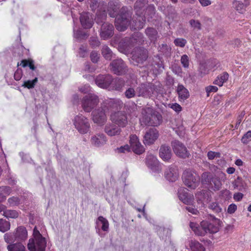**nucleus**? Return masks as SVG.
Here are the masks:
<instances>
[{
	"instance_id": "obj_1",
	"label": "nucleus",
	"mask_w": 251,
	"mask_h": 251,
	"mask_svg": "<svg viewBox=\"0 0 251 251\" xmlns=\"http://www.w3.org/2000/svg\"><path fill=\"white\" fill-rule=\"evenodd\" d=\"M142 114L140 121L142 125L157 126L161 123V115L154 111L151 107L144 108L142 112Z\"/></svg>"
},
{
	"instance_id": "obj_2",
	"label": "nucleus",
	"mask_w": 251,
	"mask_h": 251,
	"mask_svg": "<svg viewBox=\"0 0 251 251\" xmlns=\"http://www.w3.org/2000/svg\"><path fill=\"white\" fill-rule=\"evenodd\" d=\"M131 15L126 9V8L123 7L120 13L117 15L115 19V26L117 30L122 31L126 30L129 24V19Z\"/></svg>"
},
{
	"instance_id": "obj_3",
	"label": "nucleus",
	"mask_w": 251,
	"mask_h": 251,
	"mask_svg": "<svg viewBox=\"0 0 251 251\" xmlns=\"http://www.w3.org/2000/svg\"><path fill=\"white\" fill-rule=\"evenodd\" d=\"M27 238V231L23 226H19L13 233H6L4 235L5 241L7 243L17 241H24Z\"/></svg>"
},
{
	"instance_id": "obj_4",
	"label": "nucleus",
	"mask_w": 251,
	"mask_h": 251,
	"mask_svg": "<svg viewBox=\"0 0 251 251\" xmlns=\"http://www.w3.org/2000/svg\"><path fill=\"white\" fill-rule=\"evenodd\" d=\"M182 179L185 185L191 189H195L198 185L200 177L196 172L187 170L183 173Z\"/></svg>"
},
{
	"instance_id": "obj_5",
	"label": "nucleus",
	"mask_w": 251,
	"mask_h": 251,
	"mask_svg": "<svg viewBox=\"0 0 251 251\" xmlns=\"http://www.w3.org/2000/svg\"><path fill=\"white\" fill-rule=\"evenodd\" d=\"M73 122L75 128L80 134H86L89 131L90 124L89 120L82 115L76 116Z\"/></svg>"
},
{
	"instance_id": "obj_6",
	"label": "nucleus",
	"mask_w": 251,
	"mask_h": 251,
	"mask_svg": "<svg viewBox=\"0 0 251 251\" xmlns=\"http://www.w3.org/2000/svg\"><path fill=\"white\" fill-rule=\"evenodd\" d=\"M110 120L113 124L121 128L126 127L128 123L127 115L125 111H123L112 113L110 116Z\"/></svg>"
},
{
	"instance_id": "obj_7",
	"label": "nucleus",
	"mask_w": 251,
	"mask_h": 251,
	"mask_svg": "<svg viewBox=\"0 0 251 251\" xmlns=\"http://www.w3.org/2000/svg\"><path fill=\"white\" fill-rule=\"evenodd\" d=\"M99 0H89V3L92 10H95L98 7L99 10L97 13V16L95 19L98 24L103 22L106 18V13L105 10V6L103 3H98Z\"/></svg>"
},
{
	"instance_id": "obj_8",
	"label": "nucleus",
	"mask_w": 251,
	"mask_h": 251,
	"mask_svg": "<svg viewBox=\"0 0 251 251\" xmlns=\"http://www.w3.org/2000/svg\"><path fill=\"white\" fill-rule=\"evenodd\" d=\"M155 90V86L152 83H142L137 87V96L150 98L152 96Z\"/></svg>"
},
{
	"instance_id": "obj_9",
	"label": "nucleus",
	"mask_w": 251,
	"mask_h": 251,
	"mask_svg": "<svg viewBox=\"0 0 251 251\" xmlns=\"http://www.w3.org/2000/svg\"><path fill=\"white\" fill-rule=\"evenodd\" d=\"M98 103V96L93 94H89L83 98L82 101V106L85 112H90Z\"/></svg>"
},
{
	"instance_id": "obj_10",
	"label": "nucleus",
	"mask_w": 251,
	"mask_h": 251,
	"mask_svg": "<svg viewBox=\"0 0 251 251\" xmlns=\"http://www.w3.org/2000/svg\"><path fill=\"white\" fill-rule=\"evenodd\" d=\"M46 244L45 238L29 239L27 246L29 251H45Z\"/></svg>"
},
{
	"instance_id": "obj_11",
	"label": "nucleus",
	"mask_w": 251,
	"mask_h": 251,
	"mask_svg": "<svg viewBox=\"0 0 251 251\" xmlns=\"http://www.w3.org/2000/svg\"><path fill=\"white\" fill-rule=\"evenodd\" d=\"M220 226V221L216 219L212 221L208 222L207 221H203L201 222V226L205 230L206 233H214L217 232L219 230Z\"/></svg>"
},
{
	"instance_id": "obj_12",
	"label": "nucleus",
	"mask_w": 251,
	"mask_h": 251,
	"mask_svg": "<svg viewBox=\"0 0 251 251\" xmlns=\"http://www.w3.org/2000/svg\"><path fill=\"white\" fill-rule=\"evenodd\" d=\"M164 177L170 182H175L179 177L177 168L173 165L168 166L164 171Z\"/></svg>"
},
{
	"instance_id": "obj_13",
	"label": "nucleus",
	"mask_w": 251,
	"mask_h": 251,
	"mask_svg": "<svg viewBox=\"0 0 251 251\" xmlns=\"http://www.w3.org/2000/svg\"><path fill=\"white\" fill-rule=\"evenodd\" d=\"M172 146L175 153L179 157L185 158L188 156V152L185 146L180 142L175 140L172 142Z\"/></svg>"
},
{
	"instance_id": "obj_14",
	"label": "nucleus",
	"mask_w": 251,
	"mask_h": 251,
	"mask_svg": "<svg viewBox=\"0 0 251 251\" xmlns=\"http://www.w3.org/2000/svg\"><path fill=\"white\" fill-rule=\"evenodd\" d=\"M159 136L158 131L155 128H151L147 130L144 136V143L150 145L154 143Z\"/></svg>"
},
{
	"instance_id": "obj_15",
	"label": "nucleus",
	"mask_w": 251,
	"mask_h": 251,
	"mask_svg": "<svg viewBox=\"0 0 251 251\" xmlns=\"http://www.w3.org/2000/svg\"><path fill=\"white\" fill-rule=\"evenodd\" d=\"M105 110L99 108L94 110L92 112V120L95 123L99 125L104 124L106 121V116Z\"/></svg>"
},
{
	"instance_id": "obj_16",
	"label": "nucleus",
	"mask_w": 251,
	"mask_h": 251,
	"mask_svg": "<svg viewBox=\"0 0 251 251\" xmlns=\"http://www.w3.org/2000/svg\"><path fill=\"white\" fill-rule=\"evenodd\" d=\"M146 164L154 172H159L161 171V167L157 157L151 154H149L146 157Z\"/></svg>"
},
{
	"instance_id": "obj_17",
	"label": "nucleus",
	"mask_w": 251,
	"mask_h": 251,
	"mask_svg": "<svg viewBox=\"0 0 251 251\" xmlns=\"http://www.w3.org/2000/svg\"><path fill=\"white\" fill-rule=\"evenodd\" d=\"M178 197L181 201L187 205L192 204L194 200L193 195L188 194L187 190L182 187L178 190Z\"/></svg>"
},
{
	"instance_id": "obj_18",
	"label": "nucleus",
	"mask_w": 251,
	"mask_h": 251,
	"mask_svg": "<svg viewBox=\"0 0 251 251\" xmlns=\"http://www.w3.org/2000/svg\"><path fill=\"white\" fill-rule=\"evenodd\" d=\"M129 142L132 151L135 153L140 154L144 152L145 149L140 143L139 139L136 135H130Z\"/></svg>"
},
{
	"instance_id": "obj_19",
	"label": "nucleus",
	"mask_w": 251,
	"mask_h": 251,
	"mask_svg": "<svg viewBox=\"0 0 251 251\" xmlns=\"http://www.w3.org/2000/svg\"><path fill=\"white\" fill-rule=\"evenodd\" d=\"M132 59L137 63H142L148 57V51L146 49L137 48L132 53Z\"/></svg>"
},
{
	"instance_id": "obj_20",
	"label": "nucleus",
	"mask_w": 251,
	"mask_h": 251,
	"mask_svg": "<svg viewBox=\"0 0 251 251\" xmlns=\"http://www.w3.org/2000/svg\"><path fill=\"white\" fill-rule=\"evenodd\" d=\"M110 65L111 70L115 74L120 75L125 71V65L121 59L113 60Z\"/></svg>"
},
{
	"instance_id": "obj_21",
	"label": "nucleus",
	"mask_w": 251,
	"mask_h": 251,
	"mask_svg": "<svg viewBox=\"0 0 251 251\" xmlns=\"http://www.w3.org/2000/svg\"><path fill=\"white\" fill-rule=\"evenodd\" d=\"M112 82V78L110 75H100L95 80L96 84L100 88H107Z\"/></svg>"
},
{
	"instance_id": "obj_22",
	"label": "nucleus",
	"mask_w": 251,
	"mask_h": 251,
	"mask_svg": "<svg viewBox=\"0 0 251 251\" xmlns=\"http://www.w3.org/2000/svg\"><path fill=\"white\" fill-rule=\"evenodd\" d=\"M80 22L83 28H90L94 24L92 15L88 12L82 13L80 16Z\"/></svg>"
},
{
	"instance_id": "obj_23",
	"label": "nucleus",
	"mask_w": 251,
	"mask_h": 251,
	"mask_svg": "<svg viewBox=\"0 0 251 251\" xmlns=\"http://www.w3.org/2000/svg\"><path fill=\"white\" fill-rule=\"evenodd\" d=\"M114 27L112 25L107 23L102 24L101 29L100 35L103 39H107L111 37L114 33Z\"/></svg>"
},
{
	"instance_id": "obj_24",
	"label": "nucleus",
	"mask_w": 251,
	"mask_h": 251,
	"mask_svg": "<svg viewBox=\"0 0 251 251\" xmlns=\"http://www.w3.org/2000/svg\"><path fill=\"white\" fill-rule=\"evenodd\" d=\"M219 177L216 176H215L214 177L213 176L212 180L210 182L209 188L212 189L214 191L219 190L221 188L222 183L219 177H220L223 181H225L226 179V176L225 173L221 172L219 174Z\"/></svg>"
},
{
	"instance_id": "obj_25",
	"label": "nucleus",
	"mask_w": 251,
	"mask_h": 251,
	"mask_svg": "<svg viewBox=\"0 0 251 251\" xmlns=\"http://www.w3.org/2000/svg\"><path fill=\"white\" fill-rule=\"evenodd\" d=\"M104 131L108 136H114L120 135L122 130L120 127L112 123L105 126Z\"/></svg>"
},
{
	"instance_id": "obj_26",
	"label": "nucleus",
	"mask_w": 251,
	"mask_h": 251,
	"mask_svg": "<svg viewBox=\"0 0 251 251\" xmlns=\"http://www.w3.org/2000/svg\"><path fill=\"white\" fill-rule=\"evenodd\" d=\"M120 104L121 101L118 100L107 99L103 102L101 108L103 110H105L106 113V110L116 108L118 107V106L120 105Z\"/></svg>"
},
{
	"instance_id": "obj_27",
	"label": "nucleus",
	"mask_w": 251,
	"mask_h": 251,
	"mask_svg": "<svg viewBox=\"0 0 251 251\" xmlns=\"http://www.w3.org/2000/svg\"><path fill=\"white\" fill-rule=\"evenodd\" d=\"M170 148L166 145H162L159 149V156L164 161L169 162L172 157Z\"/></svg>"
},
{
	"instance_id": "obj_28",
	"label": "nucleus",
	"mask_w": 251,
	"mask_h": 251,
	"mask_svg": "<svg viewBox=\"0 0 251 251\" xmlns=\"http://www.w3.org/2000/svg\"><path fill=\"white\" fill-rule=\"evenodd\" d=\"M187 246L191 251H205V249L204 246L199 242L195 239H191L188 240Z\"/></svg>"
},
{
	"instance_id": "obj_29",
	"label": "nucleus",
	"mask_w": 251,
	"mask_h": 251,
	"mask_svg": "<svg viewBox=\"0 0 251 251\" xmlns=\"http://www.w3.org/2000/svg\"><path fill=\"white\" fill-rule=\"evenodd\" d=\"M176 92L180 101H184L190 96L188 90L182 84L178 85Z\"/></svg>"
},
{
	"instance_id": "obj_30",
	"label": "nucleus",
	"mask_w": 251,
	"mask_h": 251,
	"mask_svg": "<svg viewBox=\"0 0 251 251\" xmlns=\"http://www.w3.org/2000/svg\"><path fill=\"white\" fill-rule=\"evenodd\" d=\"M91 142L93 145L100 147L106 143V138L103 134H98L92 137Z\"/></svg>"
},
{
	"instance_id": "obj_31",
	"label": "nucleus",
	"mask_w": 251,
	"mask_h": 251,
	"mask_svg": "<svg viewBox=\"0 0 251 251\" xmlns=\"http://www.w3.org/2000/svg\"><path fill=\"white\" fill-rule=\"evenodd\" d=\"M190 227L195 234L198 236H204L206 234L205 229L201 227V225L199 226L197 223L190 222Z\"/></svg>"
},
{
	"instance_id": "obj_32",
	"label": "nucleus",
	"mask_w": 251,
	"mask_h": 251,
	"mask_svg": "<svg viewBox=\"0 0 251 251\" xmlns=\"http://www.w3.org/2000/svg\"><path fill=\"white\" fill-rule=\"evenodd\" d=\"M228 77L229 75L228 73L226 72H224L223 74L219 75L217 77V78L213 83L219 86H222L223 84L227 80Z\"/></svg>"
},
{
	"instance_id": "obj_33",
	"label": "nucleus",
	"mask_w": 251,
	"mask_h": 251,
	"mask_svg": "<svg viewBox=\"0 0 251 251\" xmlns=\"http://www.w3.org/2000/svg\"><path fill=\"white\" fill-rule=\"evenodd\" d=\"M96 224L97 226H101V229L104 231L108 230L109 228V223L108 221L103 217L102 216H100L98 217L96 221Z\"/></svg>"
},
{
	"instance_id": "obj_34",
	"label": "nucleus",
	"mask_w": 251,
	"mask_h": 251,
	"mask_svg": "<svg viewBox=\"0 0 251 251\" xmlns=\"http://www.w3.org/2000/svg\"><path fill=\"white\" fill-rule=\"evenodd\" d=\"M7 248L8 251H25V247L21 242L9 244Z\"/></svg>"
},
{
	"instance_id": "obj_35",
	"label": "nucleus",
	"mask_w": 251,
	"mask_h": 251,
	"mask_svg": "<svg viewBox=\"0 0 251 251\" xmlns=\"http://www.w3.org/2000/svg\"><path fill=\"white\" fill-rule=\"evenodd\" d=\"M213 176L209 173L204 172L201 175V182L203 184L210 185Z\"/></svg>"
},
{
	"instance_id": "obj_36",
	"label": "nucleus",
	"mask_w": 251,
	"mask_h": 251,
	"mask_svg": "<svg viewBox=\"0 0 251 251\" xmlns=\"http://www.w3.org/2000/svg\"><path fill=\"white\" fill-rule=\"evenodd\" d=\"M101 53L106 59L110 60L112 57L113 53L107 46H104L102 47Z\"/></svg>"
},
{
	"instance_id": "obj_37",
	"label": "nucleus",
	"mask_w": 251,
	"mask_h": 251,
	"mask_svg": "<svg viewBox=\"0 0 251 251\" xmlns=\"http://www.w3.org/2000/svg\"><path fill=\"white\" fill-rule=\"evenodd\" d=\"M125 95L127 99H131L137 96V89L136 90L132 87H130L125 92Z\"/></svg>"
},
{
	"instance_id": "obj_38",
	"label": "nucleus",
	"mask_w": 251,
	"mask_h": 251,
	"mask_svg": "<svg viewBox=\"0 0 251 251\" xmlns=\"http://www.w3.org/2000/svg\"><path fill=\"white\" fill-rule=\"evenodd\" d=\"M146 33L151 41H154L156 38L157 31L153 28H148L146 30Z\"/></svg>"
},
{
	"instance_id": "obj_39",
	"label": "nucleus",
	"mask_w": 251,
	"mask_h": 251,
	"mask_svg": "<svg viewBox=\"0 0 251 251\" xmlns=\"http://www.w3.org/2000/svg\"><path fill=\"white\" fill-rule=\"evenodd\" d=\"M38 82V78L35 77L32 80H28L24 81L22 86L28 89H31L34 87L35 85Z\"/></svg>"
},
{
	"instance_id": "obj_40",
	"label": "nucleus",
	"mask_w": 251,
	"mask_h": 251,
	"mask_svg": "<svg viewBox=\"0 0 251 251\" xmlns=\"http://www.w3.org/2000/svg\"><path fill=\"white\" fill-rule=\"evenodd\" d=\"M3 215L7 218H16L18 217L19 214L15 210H7L4 211Z\"/></svg>"
},
{
	"instance_id": "obj_41",
	"label": "nucleus",
	"mask_w": 251,
	"mask_h": 251,
	"mask_svg": "<svg viewBox=\"0 0 251 251\" xmlns=\"http://www.w3.org/2000/svg\"><path fill=\"white\" fill-rule=\"evenodd\" d=\"M10 224L8 222L0 219V231L4 232L10 229Z\"/></svg>"
},
{
	"instance_id": "obj_42",
	"label": "nucleus",
	"mask_w": 251,
	"mask_h": 251,
	"mask_svg": "<svg viewBox=\"0 0 251 251\" xmlns=\"http://www.w3.org/2000/svg\"><path fill=\"white\" fill-rule=\"evenodd\" d=\"M117 7L114 3L110 2L109 3L108 11L109 12V15L110 17H114L117 14Z\"/></svg>"
},
{
	"instance_id": "obj_43",
	"label": "nucleus",
	"mask_w": 251,
	"mask_h": 251,
	"mask_svg": "<svg viewBox=\"0 0 251 251\" xmlns=\"http://www.w3.org/2000/svg\"><path fill=\"white\" fill-rule=\"evenodd\" d=\"M20 65L23 67L28 66L32 70H34L35 69L34 62L32 60H23L21 61Z\"/></svg>"
},
{
	"instance_id": "obj_44",
	"label": "nucleus",
	"mask_w": 251,
	"mask_h": 251,
	"mask_svg": "<svg viewBox=\"0 0 251 251\" xmlns=\"http://www.w3.org/2000/svg\"><path fill=\"white\" fill-rule=\"evenodd\" d=\"M138 21H136L135 23L134 29H142L145 23V20L143 17H139Z\"/></svg>"
},
{
	"instance_id": "obj_45",
	"label": "nucleus",
	"mask_w": 251,
	"mask_h": 251,
	"mask_svg": "<svg viewBox=\"0 0 251 251\" xmlns=\"http://www.w3.org/2000/svg\"><path fill=\"white\" fill-rule=\"evenodd\" d=\"M189 24L194 29L201 30V24L199 20L192 19L189 21Z\"/></svg>"
},
{
	"instance_id": "obj_46",
	"label": "nucleus",
	"mask_w": 251,
	"mask_h": 251,
	"mask_svg": "<svg viewBox=\"0 0 251 251\" xmlns=\"http://www.w3.org/2000/svg\"><path fill=\"white\" fill-rule=\"evenodd\" d=\"M174 44L177 47L183 48L187 43V41L183 38H177L174 40Z\"/></svg>"
},
{
	"instance_id": "obj_47",
	"label": "nucleus",
	"mask_w": 251,
	"mask_h": 251,
	"mask_svg": "<svg viewBox=\"0 0 251 251\" xmlns=\"http://www.w3.org/2000/svg\"><path fill=\"white\" fill-rule=\"evenodd\" d=\"M209 208L213 210L216 213H219L221 212L222 208L220 207L219 204L216 202H212L209 205Z\"/></svg>"
},
{
	"instance_id": "obj_48",
	"label": "nucleus",
	"mask_w": 251,
	"mask_h": 251,
	"mask_svg": "<svg viewBox=\"0 0 251 251\" xmlns=\"http://www.w3.org/2000/svg\"><path fill=\"white\" fill-rule=\"evenodd\" d=\"M180 61L182 65L184 68H188L189 67V60L187 55H183L181 57Z\"/></svg>"
},
{
	"instance_id": "obj_49",
	"label": "nucleus",
	"mask_w": 251,
	"mask_h": 251,
	"mask_svg": "<svg viewBox=\"0 0 251 251\" xmlns=\"http://www.w3.org/2000/svg\"><path fill=\"white\" fill-rule=\"evenodd\" d=\"M8 202L10 206H13L17 205L19 203V201L17 197H12L8 200Z\"/></svg>"
},
{
	"instance_id": "obj_50",
	"label": "nucleus",
	"mask_w": 251,
	"mask_h": 251,
	"mask_svg": "<svg viewBox=\"0 0 251 251\" xmlns=\"http://www.w3.org/2000/svg\"><path fill=\"white\" fill-rule=\"evenodd\" d=\"M251 140V131H249L242 138V141L243 143L247 144Z\"/></svg>"
},
{
	"instance_id": "obj_51",
	"label": "nucleus",
	"mask_w": 251,
	"mask_h": 251,
	"mask_svg": "<svg viewBox=\"0 0 251 251\" xmlns=\"http://www.w3.org/2000/svg\"><path fill=\"white\" fill-rule=\"evenodd\" d=\"M207 156L209 159L212 160L215 158L220 157V153L217 152L210 151L207 153Z\"/></svg>"
},
{
	"instance_id": "obj_52",
	"label": "nucleus",
	"mask_w": 251,
	"mask_h": 251,
	"mask_svg": "<svg viewBox=\"0 0 251 251\" xmlns=\"http://www.w3.org/2000/svg\"><path fill=\"white\" fill-rule=\"evenodd\" d=\"M170 107L176 113H179L182 110L181 106L177 103L171 104Z\"/></svg>"
},
{
	"instance_id": "obj_53",
	"label": "nucleus",
	"mask_w": 251,
	"mask_h": 251,
	"mask_svg": "<svg viewBox=\"0 0 251 251\" xmlns=\"http://www.w3.org/2000/svg\"><path fill=\"white\" fill-rule=\"evenodd\" d=\"M237 205L234 203L230 204L227 209V212L229 214L234 213L236 210H237Z\"/></svg>"
},
{
	"instance_id": "obj_54",
	"label": "nucleus",
	"mask_w": 251,
	"mask_h": 251,
	"mask_svg": "<svg viewBox=\"0 0 251 251\" xmlns=\"http://www.w3.org/2000/svg\"><path fill=\"white\" fill-rule=\"evenodd\" d=\"M33 238H32V239H37L38 238H45L42 236V235L40 234L39 231L37 229L36 227L35 226L33 230Z\"/></svg>"
},
{
	"instance_id": "obj_55",
	"label": "nucleus",
	"mask_w": 251,
	"mask_h": 251,
	"mask_svg": "<svg viewBox=\"0 0 251 251\" xmlns=\"http://www.w3.org/2000/svg\"><path fill=\"white\" fill-rule=\"evenodd\" d=\"M91 59L93 62L96 63L99 59V54L95 51H93L91 53Z\"/></svg>"
},
{
	"instance_id": "obj_56",
	"label": "nucleus",
	"mask_w": 251,
	"mask_h": 251,
	"mask_svg": "<svg viewBox=\"0 0 251 251\" xmlns=\"http://www.w3.org/2000/svg\"><path fill=\"white\" fill-rule=\"evenodd\" d=\"M86 35L81 30H77L74 32V36L77 39H81L85 37Z\"/></svg>"
},
{
	"instance_id": "obj_57",
	"label": "nucleus",
	"mask_w": 251,
	"mask_h": 251,
	"mask_svg": "<svg viewBox=\"0 0 251 251\" xmlns=\"http://www.w3.org/2000/svg\"><path fill=\"white\" fill-rule=\"evenodd\" d=\"M117 150L119 152L125 153L128 152L130 150V148L127 145L122 146L120 148H117Z\"/></svg>"
},
{
	"instance_id": "obj_58",
	"label": "nucleus",
	"mask_w": 251,
	"mask_h": 251,
	"mask_svg": "<svg viewBox=\"0 0 251 251\" xmlns=\"http://www.w3.org/2000/svg\"><path fill=\"white\" fill-rule=\"evenodd\" d=\"M218 88L215 86H209L206 87V92L208 94L211 92H216L218 91Z\"/></svg>"
},
{
	"instance_id": "obj_59",
	"label": "nucleus",
	"mask_w": 251,
	"mask_h": 251,
	"mask_svg": "<svg viewBox=\"0 0 251 251\" xmlns=\"http://www.w3.org/2000/svg\"><path fill=\"white\" fill-rule=\"evenodd\" d=\"M186 209L193 214L197 215L199 213L198 210L193 206H186Z\"/></svg>"
},
{
	"instance_id": "obj_60",
	"label": "nucleus",
	"mask_w": 251,
	"mask_h": 251,
	"mask_svg": "<svg viewBox=\"0 0 251 251\" xmlns=\"http://www.w3.org/2000/svg\"><path fill=\"white\" fill-rule=\"evenodd\" d=\"M243 197V194L241 193H236L234 194L233 199L235 201H240Z\"/></svg>"
},
{
	"instance_id": "obj_61",
	"label": "nucleus",
	"mask_w": 251,
	"mask_h": 251,
	"mask_svg": "<svg viewBox=\"0 0 251 251\" xmlns=\"http://www.w3.org/2000/svg\"><path fill=\"white\" fill-rule=\"evenodd\" d=\"M240 182H241V180L238 177L233 183V186H234V188H237L239 190H242V188L239 186V184H240Z\"/></svg>"
},
{
	"instance_id": "obj_62",
	"label": "nucleus",
	"mask_w": 251,
	"mask_h": 251,
	"mask_svg": "<svg viewBox=\"0 0 251 251\" xmlns=\"http://www.w3.org/2000/svg\"><path fill=\"white\" fill-rule=\"evenodd\" d=\"M202 6H207L211 4L210 0H198Z\"/></svg>"
},
{
	"instance_id": "obj_63",
	"label": "nucleus",
	"mask_w": 251,
	"mask_h": 251,
	"mask_svg": "<svg viewBox=\"0 0 251 251\" xmlns=\"http://www.w3.org/2000/svg\"><path fill=\"white\" fill-rule=\"evenodd\" d=\"M22 71L17 70L14 74V78L16 80H19L22 78Z\"/></svg>"
},
{
	"instance_id": "obj_64",
	"label": "nucleus",
	"mask_w": 251,
	"mask_h": 251,
	"mask_svg": "<svg viewBox=\"0 0 251 251\" xmlns=\"http://www.w3.org/2000/svg\"><path fill=\"white\" fill-rule=\"evenodd\" d=\"M237 10L239 11L240 12H242V10L245 8V6L244 3L238 2L236 6Z\"/></svg>"
}]
</instances>
